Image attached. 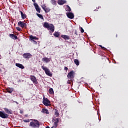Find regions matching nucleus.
<instances>
[{
  "instance_id": "dca6fc26",
  "label": "nucleus",
  "mask_w": 128,
  "mask_h": 128,
  "mask_svg": "<svg viewBox=\"0 0 128 128\" xmlns=\"http://www.w3.org/2000/svg\"><path fill=\"white\" fill-rule=\"evenodd\" d=\"M16 66L18 68H22V70H24V65L20 63H16Z\"/></svg>"
},
{
  "instance_id": "ddd939ff",
  "label": "nucleus",
  "mask_w": 128,
  "mask_h": 128,
  "mask_svg": "<svg viewBox=\"0 0 128 128\" xmlns=\"http://www.w3.org/2000/svg\"><path fill=\"white\" fill-rule=\"evenodd\" d=\"M66 2V1L65 0H58V4L60 6H62V4H64Z\"/></svg>"
},
{
  "instance_id": "4c0bfd02",
  "label": "nucleus",
  "mask_w": 128,
  "mask_h": 128,
  "mask_svg": "<svg viewBox=\"0 0 128 128\" xmlns=\"http://www.w3.org/2000/svg\"><path fill=\"white\" fill-rule=\"evenodd\" d=\"M102 50H106V48L102 46Z\"/></svg>"
},
{
  "instance_id": "79ce46f5",
  "label": "nucleus",
  "mask_w": 128,
  "mask_h": 128,
  "mask_svg": "<svg viewBox=\"0 0 128 128\" xmlns=\"http://www.w3.org/2000/svg\"><path fill=\"white\" fill-rule=\"evenodd\" d=\"M54 128V126H52L51 128Z\"/></svg>"
},
{
  "instance_id": "58836bf2",
  "label": "nucleus",
  "mask_w": 128,
  "mask_h": 128,
  "mask_svg": "<svg viewBox=\"0 0 128 128\" xmlns=\"http://www.w3.org/2000/svg\"><path fill=\"white\" fill-rule=\"evenodd\" d=\"M99 46H100V48H102V45H100Z\"/></svg>"
},
{
  "instance_id": "6ab92c4d",
  "label": "nucleus",
  "mask_w": 128,
  "mask_h": 128,
  "mask_svg": "<svg viewBox=\"0 0 128 128\" xmlns=\"http://www.w3.org/2000/svg\"><path fill=\"white\" fill-rule=\"evenodd\" d=\"M30 40H38V38H36V36H34L32 35H31L30 36Z\"/></svg>"
},
{
  "instance_id": "bb28decb",
  "label": "nucleus",
  "mask_w": 128,
  "mask_h": 128,
  "mask_svg": "<svg viewBox=\"0 0 128 128\" xmlns=\"http://www.w3.org/2000/svg\"><path fill=\"white\" fill-rule=\"evenodd\" d=\"M74 62L76 66H80V61L78 60V59H75L74 60Z\"/></svg>"
},
{
  "instance_id": "a18cd8bd",
  "label": "nucleus",
  "mask_w": 128,
  "mask_h": 128,
  "mask_svg": "<svg viewBox=\"0 0 128 128\" xmlns=\"http://www.w3.org/2000/svg\"><path fill=\"white\" fill-rule=\"evenodd\" d=\"M30 120H32V119H30Z\"/></svg>"
},
{
  "instance_id": "37998d69",
  "label": "nucleus",
  "mask_w": 128,
  "mask_h": 128,
  "mask_svg": "<svg viewBox=\"0 0 128 128\" xmlns=\"http://www.w3.org/2000/svg\"><path fill=\"white\" fill-rule=\"evenodd\" d=\"M116 38H118V34L116 35Z\"/></svg>"
},
{
  "instance_id": "7ed1b4c3",
  "label": "nucleus",
  "mask_w": 128,
  "mask_h": 128,
  "mask_svg": "<svg viewBox=\"0 0 128 128\" xmlns=\"http://www.w3.org/2000/svg\"><path fill=\"white\" fill-rule=\"evenodd\" d=\"M41 68L43 70H44L46 76H52V74L50 72V69H48V68L44 66H42Z\"/></svg>"
},
{
  "instance_id": "c9c22d12",
  "label": "nucleus",
  "mask_w": 128,
  "mask_h": 128,
  "mask_svg": "<svg viewBox=\"0 0 128 128\" xmlns=\"http://www.w3.org/2000/svg\"><path fill=\"white\" fill-rule=\"evenodd\" d=\"M64 70H68V68L66 66H64Z\"/></svg>"
},
{
  "instance_id": "f257e3e1",
  "label": "nucleus",
  "mask_w": 128,
  "mask_h": 128,
  "mask_svg": "<svg viewBox=\"0 0 128 128\" xmlns=\"http://www.w3.org/2000/svg\"><path fill=\"white\" fill-rule=\"evenodd\" d=\"M43 26L44 28H47L48 30H50L52 32H54V26L52 24H49L47 22H44Z\"/></svg>"
},
{
  "instance_id": "2f4dec72",
  "label": "nucleus",
  "mask_w": 128,
  "mask_h": 128,
  "mask_svg": "<svg viewBox=\"0 0 128 128\" xmlns=\"http://www.w3.org/2000/svg\"><path fill=\"white\" fill-rule=\"evenodd\" d=\"M80 30L81 32L82 33L84 32V28H82V27H80Z\"/></svg>"
},
{
  "instance_id": "4be33fe9",
  "label": "nucleus",
  "mask_w": 128,
  "mask_h": 128,
  "mask_svg": "<svg viewBox=\"0 0 128 128\" xmlns=\"http://www.w3.org/2000/svg\"><path fill=\"white\" fill-rule=\"evenodd\" d=\"M61 38H64V40H70V36L68 35H62Z\"/></svg>"
},
{
  "instance_id": "e433bc0d",
  "label": "nucleus",
  "mask_w": 128,
  "mask_h": 128,
  "mask_svg": "<svg viewBox=\"0 0 128 128\" xmlns=\"http://www.w3.org/2000/svg\"><path fill=\"white\" fill-rule=\"evenodd\" d=\"M20 114H24V111L22 110H20Z\"/></svg>"
},
{
  "instance_id": "a878e982",
  "label": "nucleus",
  "mask_w": 128,
  "mask_h": 128,
  "mask_svg": "<svg viewBox=\"0 0 128 128\" xmlns=\"http://www.w3.org/2000/svg\"><path fill=\"white\" fill-rule=\"evenodd\" d=\"M44 11L45 12H50V8L48 7H46L44 10Z\"/></svg>"
},
{
  "instance_id": "cd10ccee",
  "label": "nucleus",
  "mask_w": 128,
  "mask_h": 128,
  "mask_svg": "<svg viewBox=\"0 0 128 128\" xmlns=\"http://www.w3.org/2000/svg\"><path fill=\"white\" fill-rule=\"evenodd\" d=\"M36 16L41 20H44V16L41 14L36 13Z\"/></svg>"
},
{
  "instance_id": "a19ab883",
  "label": "nucleus",
  "mask_w": 128,
  "mask_h": 128,
  "mask_svg": "<svg viewBox=\"0 0 128 128\" xmlns=\"http://www.w3.org/2000/svg\"><path fill=\"white\" fill-rule=\"evenodd\" d=\"M46 128H50V126H47L46 127Z\"/></svg>"
},
{
  "instance_id": "49530a36",
  "label": "nucleus",
  "mask_w": 128,
  "mask_h": 128,
  "mask_svg": "<svg viewBox=\"0 0 128 128\" xmlns=\"http://www.w3.org/2000/svg\"><path fill=\"white\" fill-rule=\"evenodd\" d=\"M16 102V104H18V102Z\"/></svg>"
},
{
  "instance_id": "423d86ee",
  "label": "nucleus",
  "mask_w": 128,
  "mask_h": 128,
  "mask_svg": "<svg viewBox=\"0 0 128 128\" xmlns=\"http://www.w3.org/2000/svg\"><path fill=\"white\" fill-rule=\"evenodd\" d=\"M74 71L72 70L67 75V78H74Z\"/></svg>"
},
{
  "instance_id": "2eb2a0df",
  "label": "nucleus",
  "mask_w": 128,
  "mask_h": 128,
  "mask_svg": "<svg viewBox=\"0 0 128 128\" xmlns=\"http://www.w3.org/2000/svg\"><path fill=\"white\" fill-rule=\"evenodd\" d=\"M42 62H46V64H48L50 62V58L46 57H44L42 58Z\"/></svg>"
},
{
  "instance_id": "b1692460",
  "label": "nucleus",
  "mask_w": 128,
  "mask_h": 128,
  "mask_svg": "<svg viewBox=\"0 0 128 128\" xmlns=\"http://www.w3.org/2000/svg\"><path fill=\"white\" fill-rule=\"evenodd\" d=\"M53 34L55 38H58L60 36V32H56Z\"/></svg>"
},
{
  "instance_id": "c756f323",
  "label": "nucleus",
  "mask_w": 128,
  "mask_h": 128,
  "mask_svg": "<svg viewBox=\"0 0 128 128\" xmlns=\"http://www.w3.org/2000/svg\"><path fill=\"white\" fill-rule=\"evenodd\" d=\"M54 114L56 116H60V114L58 113V110H56Z\"/></svg>"
},
{
  "instance_id": "39448f33",
  "label": "nucleus",
  "mask_w": 128,
  "mask_h": 128,
  "mask_svg": "<svg viewBox=\"0 0 128 128\" xmlns=\"http://www.w3.org/2000/svg\"><path fill=\"white\" fill-rule=\"evenodd\" d=\"M52 122H54L53 127H54V128H58V124L60 122V120H58V118H56L55 117L53 118L52 120Z\"/></svg>"
},
{
  "instance_id": "c85d7f7f",
  "label": "nucleus",
  "mask_w": 128,
  "mask_h": 128,
  "mask_svg": "<svg viewBox=\"0 0 128 128\" xmlns=\"http://www.w3.org/2000/svg\"><path fill=\"white\" fill-rule=\"evenodd\" d=\"M50 2L53 6H56V0H51Z\"/></svg>"
},
{
  "instance_id": "9d476101",
  "label": "nucleus",
  "mask_w": 128,
  "mask_h": 128,
  "mask_svg": "<svg viewBox=\"0 0 128 128\" xmlns=\"http://www.w3.org/2000/svg\"><path fill=\"white\" fill-rule=\"evenodd\" d=\"M66 14L68 18L70 20H72L74 18V15L73 14L72 12H68L66 13Z\"/></svg>"
},
{
  "instance_id": "393cba45",
  "label": "nucleus",
  "mask_w": 128,
  "mask_h": 128,
  "mask_svg": "<svg viewBox=\"0 0 128 128\" xmlns=\"http://www.w3.org/2000/svg\"><path fill=\"white\" fill-rule=\"evenodd\" d=\"M48 92L50 94H54V89L52 88H50L48 90Z\"/></svg>"
},
{
  "instance_id": "412c9836",
  "label": "nucleus",
  "mask_w": 128,
  "mask_h": 128,
  "mask_svg": "<svg viewBox=\"0 0 128 128\" xmlns=\"http://www.w3.org/2000/svg\"><path fill=\"white\" fill-rule=\"evenodd\" d=\"M20 12L22 18V20H24V18H26V15L25 14H24L22 11H20Z\"/></svg>"
},
{
  "instance_id": "a211bd4d",
  "label": "nucleus",
  "mask_w": 128,
  "mask_h": 128,
  "mask_svg": "<svg viewBox=\"0 0 128 128\" xmlns=\"http://www.w3.org/2000/svg\"><path fill=\"white\" fill-rule=\"evenodd\" d=\"M9 36L12 38V40H18V36L14 34H10Z\"/></svg>"
},
{
  "instance_id": "6e6552de",
  "label": "nucleus",
  "mask_w": 128,
  "mask_h": 128,
  "mask_svg": "<svg viewBox=\"0 0 128 128\" xmlns=\"http://www.w3.org/2000/svg\"><path fill=\"white\" fill-rule=\"evenodd\" d=\"M30 78L32 82L35 84H38V80H36V78L34 76H30Z\"/></svg>"
},
{
  "instance_id": "72a5a7b5",
  "label": "nucleus",
  "mask_w": 128,
  "mask_h": 128,
  "mask_svg": "<svg viewBox=\"0 0 128 128\" xmlns=\"http://www.w3.org/2000/svg\"><path fill=\"white\" fill-rule=\"evenodd\" d=\"M24 122H30V119L24 120Z\"/></svg>"
},
{
  "instance_id": "f704fd0d",
  "label": "nucleus",
  "mask_w": 128,
  "mask_h": 128,
  "mask_svg": "<svg viewBox=\"0 0 128 128\" xmlns=\"http://www.w3.org/2000/svg\"><path fill=\"white\" fill-rule=\"evenodd\" d=\"M74 34L76 36H78V31L76 30H75Z\"/></svg>"
},
{
  "instance_id": "f03ea898",
  "label": "nucleus",
  "mask_w": 128,
  "mask_h": 128,
  "mask_svg": "<svg viewBox=\"0 0 128 128\" xmlns=\"http://www.w3.org/2000/svg\"><path fill=\"white\" fill-rule=\"evenodd\" d=\"M29 126L32 128H39L40 126V124L37 120H34L33 121L30 122Z\"/></svg>"
},
{
  "instance_id": "ea45409f",
  "label": "nucleus",
  "mask_w": 128,
  "mask_h": 128,
  "mask_svg": "<svg viewBox=\"0 0 128 128\" xmlns=\"http://www.w3.org/2000/svg\"><path fill=\"white\" fill-rule=\"evenodd\" d=\"M32 1L33 2H36V0H32Z\"/></svg>"
},
{
  "instance_id": "5701e85b",
  "label": "nucleus",
  "mask_w": 128,
  "mask_h": 128,
  "mask_svg": "<svg viewBox=\"0 0 128 128\" xmlns=\"http://www.w3.org/2000/svg\"><path fill=\"white\" fill-rule=\"evenodd\" d=\"M66 12H72V9L70 8V6L66 5Z\"/></svg>"
},
{
  "instance_id": "f3484780",
  "label": "nucleus",
  "mask_w": 128,
  "mask_h": 128,
  "mask_svg": "<svg viewBox=\"0 0 128 128\" xmlns=\"http://www.w3.org/2000/svg\"><path fill=\"white\" fill-rule=\"evenodd\" d=\"M4 110L5 111L6 113L8 114H12V110H8V108H4Z\"/></svg>"
},
{
  "instance_id": "1a4fd4ad",
  "label": "nucleus",
  "mask_w": 128,
  "mask_h": 128,
  "mask_svg": "<svg viewBox=\"0 0 128 128\" xmlns=\"http://www.w3.org/2000/svg\"><path fill=\"white\" fill-rule=\"evenodd\" d=\"M34 6L35 9L36 10V11L37 12L40 14L41 9L40 8V6H38V4H36V3H34Z\"/></svg>"
},
{
  "instance_id": "9b49d317",
  "label": "nucleus",
  "mask_w": 128,
  "mask_h": 128,
  "mask_svg": "<svg viewBox=\"0 0 128 128\" xmlns=\"http://www.w3.org/2000/svg\"><path fill=\"white\" fill-rule=\"evenodd\" d=\"M18 26L22 28H24L26 26V24L24 23V22L20 21L18 22Z\"/></svg>"
},
{
  "instance_id": "c03bdc74",
  "label": "nucleus",
  "mask_w": 128,
  "mask_h": 128,
  "mask_svg": "<svg viewBox=\"0 0 128 128\" xmlns=\"http://www.w3.org/2000/svg\"><path fill=\"white\" fill-rule=\"evenodd\" d=\"M25 116H28V115H26Z\"/></svg>"
},
{
  "instance_id": "4468645a",
  "label": "nucleus",
  "mask_w": 128,
  "mask_h": 128,
  "mask_svg": "<svg viewBox=\"0 0 128 128\" xmlns=\"http://www.w3.org/2000/svg\"><path fill=\"white\" fill-rule=\"evenodd\" d=\"M6 92H8V94H12L14 92V88H8L6 90Z\"/></svg>"
},
{
  "instance_id": "aec40b11",
  "label": "nucleus",
  "mask_w": 128,
  "mask_h": 128,
  "mask_svg": "<svg viewBox=\"0 0 128 128\" xmlns=\"http://www.w3.org/2000/svg\"><path fill=\"white\" fill-rule=\"evenodd\" d=\"M42 112L43 114H50V112H48V110L46 108H42Z\"/></svg>"
},
{
  "instance_id": "473e14b6",
  "label": "nucleus",
  "mask_w": 128,
  "mask_h": 128,
  "mask_svg": "<svg viewBox=\"0 0 128 128\" xmlns=\"http://www.w3.org/2000/svg\"><path fill=\"white\" fill-rule=\"evenodd\" d=\"M16 29L17 30H18V32H20V30H22V28H20V27H16Z\"/></svg>"
},
{
  "instance_id": "0eeeda50",
  "label": "nucleus",
  "mask_w": 128,
  "mask_h": 128,
  "mask_svg": "<svg viewBox=\"0 0 128 128\" xmlns=\"http://www.w3.org/2000/svg\"><path fill=\"white\" fill-rule=\"evenodd\" d=\"M0 118H8V114H6L4 112L0 111Z\"/></svg>"
},
{
  "instance_id": "20e7f679",
  "label": "nucleus",
  "mask_w": 128,
  "mask_h": 128,
  "mask_svg": "<svg viewBox=\"0 0 128 128\" xmlns=\"http://www.w3.org/2000/svg\"><path fill=\"white\" fill-rule=\"evenodd\" d=\"M42 104L44 106H50V101L48 98H46L44 96L43 98Z\"/></svg>"
},
{
  "instance_id": "f8f14e48",
  "label": "nucleus",
  "mask_w": 128,
  "mask_h": 128,
  "mask_svg": "<svg viewBox=\"0 0 128 128\" xmlns=\"http://www.w3.org/2000/svg\"><path fill=\"white\" fill-rule=\"evenodd\" d=\"M32 56V55L30 53H24L23 54V58H30Z\"/></svg>"
},
{
  "instance_id": "7c9ffc66",
  "label": "nucleus",
  "mask_w": 128,
  "mask_h": 128,
  "mask_svg": "<svg viewBox=\"0 0 128 128\" xmlns=\"http://www.w3.org/2000/svg\"><path fill=\"white\" fill-rule=\"evenodd\" d=\"M41 7L42 8V10H44L46 8V4H44L42 6H41Z\"/></svg>"
}]
</instances>
